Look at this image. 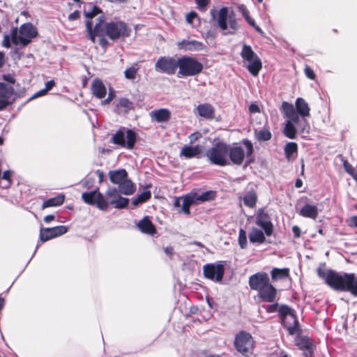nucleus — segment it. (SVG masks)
<instances>
[{
  "instance_id": "nucleus-9",
  "label": "nucleus",
  "mask_w": 357,
  "mask_h": 357,
  "mask_svg": "<svg viewBox=\"0 0 357 357\" xmlns=\"http://www.w3.org/2000/svg\"><path fill=\"white\" fill-rule=\"evenodd\" d=\"M37 34L38 32L36 27L31 23H26L22 24L19 30L17 28L12 29V43L16 45H22L25 46L28 45Z\"/></svg>"
},
{
  "instance_id": "nucleus-51",
  "label": "nucleus",
  "mask_w": 357,
  "mask_h": 357,
  "mask_svg": "<svg viewBox=\"0 0 357 357\" xmlns=\"http://www.w3.org/2000/svg\"><path fill=\"white\" fill-rule=\"evenodd\" d=\"M238 10L241 13L245 18L250 15V13L247 9L246 6L243 4L239 5L238 6Z\"/></svg>"
},
{
  "instance_id": "nucleus-36",
  "label": "nucleus",
  "mask_w": 357,
  "mask_h": 357,
  "mask_svg": "<svg viewBox=\"0 0 357 357\" xmlns=\"http://www.w3.org/2000/svg\"><path fill=\"white\" fill-rule=\"evenodd\" d=\"M289 269L287 268H274L271 271V277L274 280H282L289 277Z\"/></svg>"
},
{
  "instance_id": "nucleus-49",
  "label": "nucleus",
  "mask_w": 357,
  "mask_h": 357,
  "mask_svg": "<svg viewBox=\"0 0 357 357\" xmlns=\"http://www.w3.org/2000/svg\"><path fill=\"white\" fill-rule=\"evenodd\" d=\"M245 19L247 21V22L251 26H252L257 32H259L260 33H263L261 29L256 24L255 20L250 15Z\"/></svg>"
},
{
  "instance_id": "nucleus-34",
  "label": "nucleus",
  "mask_w": 357,
  "mask_h": 357,
  "mask_svg": "<svg viewBox=\"0 0 357 357\" xmlns=\"http://www.w3.org/2000/svg\"><path fill=\"white\" fill-rule=\"evenodd\" d=\"M243 200L246 206L252 208H254L257 202V192L253 190L246 192L243 197Z\"/></svg>"
},
{
  "instance_id": "nucleus-29",
  "label": "nucleus",
  "mask_w": 357,
  "mask_h": 357,
  "mask_svg": "<svg viewBox=\"0 0 357 357\" xmlns=\"http://www.w3.org/2000/svg\"><path fill=\"white\" fill-rule=\"evenodd\" d=\"M264 230L252 227L249 232L248 237L250 243L262 244L266 241V234Z\"/></svg>"
},
{
  "instance_id": "nucleus-54",
  "label": "nucleus",
  "mask_w": 357,
  "mask_h": 357,
  "mask_svg": "<svg viewBox=\"0 0 357 357\" xmlns=\"http://www.w3.org/2000/svg\"><path fill=\"white\" fill-rule=\"evenodd\" d=\"M47 93V90H45V89H41L38 91H37L36 93H35L30 98L29 100H33V99H35V98H37L38 97H40V96H45L46 93Z\"/></svg>"
},
{
  "instance_id": "nucleus-11",
  "label": "nucleus",
  "mask_w": 357,
  "mask_h": 357,
  "mask_svg": "<svg viewBox=\"0 0 357 357\" xmlns=\"http://www.w3.org/2000/svg\"><path fill=\"white\" fill-rule=\"evenodd\" d=\"M242 142L245 146L246 153L245 152L244 149L240 146H229V151L228 153V156L229 158V160H230L231 162L236 165H242L245 159V155L248 158H249L250 156L252 155L253 153V145L252 143L249 139H243Z\"/></svg>"
},
{
  "instance_id": "nucleus-53",
  "label": "nucleus",
  "mask_w": 357,
  "mask_h": 357,
  "mask_svg": "<svg viewBox=\"0 0 357 357\" xmlns=\"http://www.w3.org/2000/svg\"><path fill=\"white\" fill-rule=\"evenodd\" d=\"M201 137V134L199 132H193L189 135V139L190 144H194L198 139Z\"/></svg>"
},
{
  "instance_id": "nucleus-5",
  "label": "nucleus",
  "mask_w": 357,
  "mask_h": 357,
  "mask_svg": "<svg viewBox=\"0 0 357 357\" xmlns=\"http://www.w3.org/2000/svg\"><path fill=\"white\" fill-rule=\"evenodd\" d=\"M84 202L88 204L96 206L98 208L102 211H107L109 207V202L105 196L101 194L98 189L88 192H84L82 195ZM129 199L120 196L116 199H110L109 204L116 208L121 209L126 208L128 205Z\"/></svg>"
},
{
  "instance_id": "nucleus-62",
  "label": "nucleus",
  "mask_w": 357,
  "mask_h": 357,
  "mask_svg": "<svg viewBox=\"0 0 357 357\" xmlns=\"http://www.w3.org/2000/svg\"><path fill=\"white\" fill-rule=\"evenodd\" d=\"M101 37H103V36H101ZM99 44H100V45L102 47L105 48V47H107V45H108L109 43H108V41H107V39H105V38H100V41H99Z\"/></svg>"
},
{
  "instance_id": "nucleus-64",
  "label": "nucleus",
  "mask_w": 357,
  "mask_h": 357,
  "mask_svg": "<svg viewBox=\"0 0 357 357\" xmlns=\"http://www.w3.org/2000/svg\"><path fill=\"white\" fill-rule=\"evenodd\" d=\"M164 251L165 252L169 255L170 257H172V255H173V252H174V249L171 246H169V247H166L164 248Z\"/></svg>"
},
{
  "instance_id": "nucleus-27",
  "label": "nucleus",
  "mask_w": 357,
  "mask_h": 357,
  "mask_svg": "<svg viewBox=\"0 0 357 357\" xmlns=\"http://www.w3.org/2000/svg\"><path fill=\"white\" fill-rule=\"evenodd\" d=\"M92 94L98 99L103 98L107 93V89L103 82L99 79H94L91 84Z\"/></svg>"
},
{
  "instance_id": "nucleus-43",
  "label": "nucleus",
  "mask_w": 357,
  "mask_h": 357,
  "mask_svg": "<svg viewBox=\"0 0 357 357\" xmlns=\"http://www.w3.org/2000/svg\"><path fill=\"white\" fill-rule=\"evenodd\" d=\"M151 197V192L149 191H144L141 193L138 197L132 201L134 205H137L139 203H142L148 200Z\"/></svg>"
},
{
  "instance_id": "nucleus-50",
  "label": "nucleus",
  "mask_w": 357,
  "mask_h": 357,
  "mask_svg": "<svg viewBox=\"0 0 357 357\" xmlns=\"http://www.w3.org/2000/svg\"><path fill=\"white\" fill-rule=\"evenodd\" d=\"M343 165H344V167L345 171L349 174L352 176L353 174H354L356 173V172H355L354 167H352V165H350L347 161H344Z\"/></svg>"
},
{
  "instance_id": "nucleus-12",
  "label": "nucleus",
  "mask_w": 357,
  "mask_h": 357,
  "mask_svg": "<svg viewBox=\"0 0 357 357\" xmlns=\"http://www.w3.org/2000/svg\"><path fill=\"white\" fill-rule=\"evenodd\" d=\"M234 345L238 352L249 356L253 352L255 341L249 333L241 331L235 335Z\"/></svg>"
},
{
  "instance_id": "nucleus-20",
  "label": "nucleus",
  "mask_w": 357,
  "mask_h": 357,
  "mask_svg": "<svg viewBox=\"0 0 357 357\" xmlns=\"http://www.w3.org/2000/svg\"><path fill=\"white\" fill-rule=\"evenodd\" d=\"M202 153V146L201 145H184L181 149L179 156L185 159L193 158H199Z\"/></svg>"
},
{
  "instance_id": "nucleus-40",
  "label": "nucleus",
  "mask_w": 357,
  "mask_h": 357,
  "mask_svg": "<svg viewBox=\"0 0 357 357\" xmlns=\"http://www.w3.org/2000/svg\"><path fill=\"white\" fill-rule=\"evenodd\" d=\"M238 241L241 248L245 249L247 248V235L246 231L243 229H240L239 230Z\"/></svg>"
},
{
  "instance_id": "nucleus-37",
  "label": "nucleus",
  "mask_w": 357,
  "mask_h": 357,
  "mask_svg": "<svg viewBox=\"0 0 357 357\" xmlns=\"http://www.w3.org/2000/svg\"><path fill=\"white\" fill-rule=\"evenodd\" d=\"M298 146L295 142H288L284 146V153L286 158L289 160L294 154H296Z\"/></svg>"
},
{
  "instance_id": "nucleus-38",
  "label": "nucleus",
  "mask_w": 357,
  "mask_h": 357,
  "mask_svg": "<svg viewBox=\"0 0 357 357\" xmlns=\"http://www.w3.org/2000/svg\"><path fill=\"white\" fill-rule=\"evenodd\" d=\"M255 136L259 141H268L271 138V132L268 129H261L255 132Z\"/></svg>"
},
{
  "instance_id": "nucleus-23",
  "label": "nucleus",
  "mask_w": 357,
  "mask_h": 357,
  "mask_svg": "<svg viewBox=\"0 0 357 357\" xmlns=\"http://www.w3.org/2000/svg\"><path fill=\"white\" fill-rule=\"evenodd\" d=\"M259 298L265 302H273L276 296L275 288L269 282L259 291H258Z\"/></svg>"
},
{
  "instance_id": "nucleus-15",
  "label": "nucleus",
  "mask_w": 357,
  "mask_h": 357,
  "mask_svg": "<svg viewBox=\"0 0 357 357\" xmlns=\"http://www.w3.org/2000/svg\"><path fill=\"white\" fill-rule=\"evenodd\" d=\"M255 224L264 230L266 236H271L273 234V224L271 217L264 208H258L255 217Z\"/></svg>"
},
{
  "instance_id": "nucleus-21",
  "label": "nucleus",
  "mask_w": 357,
  "mask_h": 357,
  "mask_svg": "<svg viewBox=\"0 0 357 357\" xmlns=\"http://www.w3.org/2000/svg\"><path fill=\"white\" fill-rule=\"evenodd\" d=\"M296 345L303 351L305 357H312V340L306 336H298L295 340Z\"/></svg>"
},
{
  "instance_id": "nucleus-55",
  "label": "nucleus",
  "mask_w": 357,
  "mask_h": 357,
  "mask_svg": "<svg viewBox=\"0 0 357 357\" xmlns=\"http://www.w3.org/2000/svg\"><path fill=\"white\" fill-rule=\"evenodd\" d=\"M3 79L10 84H14L15 82V79L14 76L11 74H6L3 75Z\"/></svg>"
},
{
  "instance_id": "nucleus-48",
  "label": "nucleus",
  "mask_w": 357,
  "mask_h": 357,
  "mask_svg": "<svg viewBox=\"0 0 357 357\" xmlns=\"http://www.w3.org/2000/svg\"><path fill=\"white\" fill-rule=\"evenodd\" d=\"M305 75V76L312 79L314 80L316 77V75L314 72V70L308 66H305L304 69Z\"/></svg>"
},
{
  "instance_id": "nucleus-57",
  "label": "nucleus",
  "mask_w": 357,
  "mask_h": 357,
  "mask_svg": "<svg viewBox=\"0 0 357 357\" xmlns=\"http://www.w3.org/2000/svg\"><path fill=\"white\" fill-rule=\"evenodd\" d=\"M79 18V12L78 10H75L68 15V20L70 21H74Z\"/></svg>"
},
{
  "instance_id": "nucleus-47",
  "label": "nucleus",
  "mask_w": 357,
  "mask_h": 357,
  "mask_svg": "<svg viewBox=\"0 0 357 357\" xmlns=\"http://www.w3.org/2000/svg\"><path fill=\"white\" fill-rule=\"evenodd\" d=\"M119 105L127 109L133 108V103L128 98H121L119 99Z\"/></svg>"
},
{
  "instance_id": "nucleus-59",
  "label": "nucleus",
  "mask_w": 357,
  "mask_h": 357,
  "mask_svg": "<svg viewBox=\"0 0 357 357\" xmlns=\"http://www.w3.org/2000/svg\"><path fill=\"white\" fill-rule=\"evenodd\" d=\"M278 310V304H271L267 306L266 312L268 313L275 312Z\"/></svg>"
},
{
  "instance_id": "nucleus-17",
  "label": "nucleus",
  "mask_w": 357,
  "mask_h": 357,
  "mask_svg": "<svg viewBox=\"0 0 357 357\" xmlns=\"http://www.w3.org/2000/svg\"><path fill=\"white\" fill-rule=\"evenodd\" d=\"M270 282L269 278L266 273H257L252 275L249 278V285L253 290L259 291Z\"/></svg>"
},
{
  "instance_id": "nucleus-46",
  "label": "nucleus",
  "mask_w": 357,
  "mask_h": 357,
  "mask_svg": "<svg viewBox=\"0 0 357 357\" xmlns=\"http://www.w3.org/2000/svg\"><path fill=\"white\" fill-rule=\"evenodd\" d=\"M197 8L201 12L206 10L208 5L210 3L211 0H195Z\"/></svg>"
},
{
  "instance_id": "nucleus-63",
  "label": "nucleus",
  "mask_w": 357,
  "mask_h": 357,
  "mask_svg": "<svg viewBox=\"0 0 357 357\" xmlns=\"http://www.w3.org/2000/svg\"><path fill=\"white\" fill-rule=\"evenodd\" d=\"M349 225L357 227V216H353L350 218Z\"/></svg>"
},
{
  "instance_id": "nucleus-3",
  "label": "nucleus",
  "mask_w": 357,
  "mask_h": 357,
  "mask_svg": "<svg viewBox=\"0 0 357 357\" xmlns=\"http://www.w3.org/2000/svg\"><path fill=\"white\" fill-rule=\"evenodd\" d=\"M317 275L332 289L349 291L357 296V277L354 273H338L333 270L317 268Z\"/></svg>"
},
{
  "instance_id": "nucleus-30",
  "label": "nucleus",
  "mask_w": 357,
  "mask_h": 357,
  "mask_svg": "<svg viewBox=\"0 0 357 357\" xmlns=\"http://www.w3.org/2000/svg\"><path fill=\"white\" fill-rule=\"evenodd\" d=\"M108 174L110 181L116 185L120 184L128 178V173L124 169L109 171Z\"/></svg>"
},
{
  "instance_id": "nucleus-61",
  "label": "nucleus",
  "mask_w": 357,
  "mask_h": 357,
  "mask_svg": "<svg viewBox=\"0 0 357 357\" xmlns=\"http://www.w3.org/2000/svg\"><path fill=\"white\" fill-rule=\"evenodd\" d=\"M55 85L54 80H50L46 82L45 89L49 91Z\"/></svg>"
},
{
  "instance_id": "nucleus-45",
  "label": "nucleus",
  "mask_w": 357,
  "mask_h": 357,
  "mask_svg": "<svg viewBox=\"0 0 357 357\" xmlns=\"http://www.w3.org/2000/svg\"><path fill=\"white\" fill-rule=\"evenodd\" d=\"M279 314L280 315L281 319H283L284 317H287L289 315H292L294 313L291 310V309L287 306L282 305L278 309Z\"/></svg>"
},
{
  "instance_id": "nucleus-33",
  "label": "nucleus",
  "mask_w": 357,
  "mask_h": 357,
  "mask_svg": "<svg viewBox=\"0 0 357 357\" xmlns=\"http://www.w3.org/2000/svg\"><path fill=\"white\" fill-rule=\"evenodd\" d=\"M192 195H194L197 204H199L204 202L213 200L215 198L216 192L213 190H208L200 195L197 192H192Z\"/></svg>"
},
{
  "instance_id": "nucleus-10",
  "label": "nucleus",
  "mask_w": 357,
  "mask_h": 357,
  "mask_svg": "<svg viewBox=\"0 0 357 357\" xmlns=\"http://www.w3.org/2000/svg\"><path fill=\"white\" fill-rule=\"evenodd\" d=\"M243 61L248 62L247 69L255 77L257 76L262 68V63L250 45L243 44L240 53Z\"/></svg>"
},
{
  "instance_id": "nucleus-14",
  "label": "nucleus",
  "mask_w": 357,
  "mask_h": 357,
  "mask_svg": "<svg viewBox=\"0 0 357 357\" xmlns=\"http://www.w3.org/2000/svg\"><path fill=\"white\" fill-rule=\"evenodd\" d=\"M203 271L206 278L215 282H220L222 281L225 273L224 262L207 264L204 266Z\"/></svg>"
},
{
  "instance_id": "nucleus-35",
  "label": "nucleus",
  "mask_w": 357,
  "mask_h": 357,
  "mask_svg": "<svg viewBox=\"0 0 357 357\" xmlns=\"http://www.w3.org/2000/svg\"><path fill=\"white\" fill-rule=\"evenodd\" d=\"M65 200V196L63 194H60L54 197L47 199L44 201L42 205L43 208L52 206H59L63 204Z\"/></svg>"
},
{
  "instance_id": "nucleus-28",
  "label": "nucleus",
  "mask_w": 357,
  "mask_h": 357,
  "mask_svg": "<svg viewBox=\"0 0 357 357\" xmlns=\"http://www.w3.org/2000/svg\"><path fill=\"white\" fill-rule=\"evenodd\" d=\"M299 215L304 218L315 220L319 214V211L315 205L305 204L299 211Z\"/></svg>"
},
{
  "instance_id": "nucleus-42",
  "label": "nucleus",
  "mask_w": 357,
  "mask_h": 357,
  "mask_svg": "<svg viewBox=\"0 0 357 357\" xmlns=\"http://www.w3.org/2000/svg\"><path fill=\"white\" fill-rule=\"evenodd\" d=\"M102 13V10L96 6H93L91 7L90 10L84 11V15L88 19H92L98 14Z\"/></svg>"
},
{
  "instance_id": "nucleus-32",
  "label": "nucleus",
  "mask_w": 357,
  "mask_h": 357,
  "mask_svg": "<svg viewBox=\"0 0 357 357\" xmlns=\"http://www.w3.org/2000/svg\"><path fill=\"white\" fill-rule=\"evenodd\" d=\"M183 199V204H182V208L179 211L184 213L186 215L190 214V207L193 204H197V202L195 199L194 195H192V192L188 193V195L183 196L182 197Z\"/></svg>"
},
{
  "instance_id": "nucleus-24",
  "label": "nucleus",
  "mask_w": 357,
  "mask_h": 357,
  "mask_svg": "<svg viewBox=\"0 0 357 357\" xmlns=\"http://www.w3.org/2000/svg\"><path fill=\"white\" fill-rule=\"evenodd\" d=\"M149 116L152 120L158 123H164L169 121L171 112L167 108H161L151 111Z\"/></svg>"
},
{
  "instance_id": "nucleus-56",
  "label": "nucleus",
  "mask_w": 357,
  "mask_h": 357,
  "mask_svg": "<svg viewBox=\"0 0 357 357\" xmlns=\"http://www.w3.org/2000/svg\"><path fill=\"white\" fill-rule=\"evenodd\" d=\"M10 40L12 41L11 35L10 36H8V35L4 36V38L3 40V45L5 47L9 48L10 47Z\"/></svg>"
},
{
  "instance_id": "nucleus-26",
  "label": "nucleus",
  "mask_w": 357,
  "mask_h": 357,
  "mask_svg": "<svg viewBox=\"0 0 357 357\" xmlns=\"http://www.w3.org/2000/svg\"><path fill=\"white\" fill-rule=\"evenodd\" d=\"M139 230L146 234L153 235L156 233V229L149 216H145L137 225Z\"/></svg>"
},
{
  "instance_id": "nucleus-6",
  "label": "nucleus",
  "mask_w": 357,
  "mask_h": 357,
  "mask_svg": "<svg viewBox=\"0 0 357 357\" xmlns=\"http://www.w3.org/2000/svg\"><path fill=\"white\" fill-rule=\"evenodd\" d=\"M229 145L223 142H218L207 150L206 156L211 164L224 167L229 165Z\"/></svg>"
},
{
  "instance_id": "nucleus-41",
  "label": "nucleus",
  "mask_w": 357,
  "mask_h": 357,
  "mask_svg": "<svg viewBox=\"0 0 357 357\" xmlns=\"http://www.w3.org/2000/svg\"><path fill=\"white\" fill-rule=\"evenodd\" d=\"M11 174H12V172L10 170L5 171L3 173V175L1 177V178L4 181V183L0 184V186L1 188H7L11 185V183H12L11 178H10Z\"/></svg>"
},
{
  "instance_id": "nucleus-44",
  "label": "nucleus",
  "mask_w": 357,
  "mask_h": 357,
  "mask_svg": "<svg viewBox=\"0 0 357 357\" xmlns=\"http://www.w3.org/2000/svg\"><path fill=\"white\" fill-rule=\"evenodd\" d=\"M119 192V189L116 188H109L106 191L105 195L110 199H116L121 196Z\"/></svg>"
},
{
  "instance_id": "nucleus-1",
  "label": "nucleus",
  "mask_w": 357,
  "mask_h": 357,
  "mask_svg": "<svg viewBox=\"0 0 357 357\" xmlns=\"http://www.w3.org/2000/svg\"><path fill=\"white\" fill-rule=\"evenodd\" d=\"M282 109L287 118L283 130L284 135L289 139H295L297 131L301 134H308L310 126L306 117L310 116V107L302 98H296L295 107L287 102H283Z\"/></svg>"
},
{
  "instance_id": "nucleus-8",
  "label": "nucleus",
  "mask_w": 357,
  "mask_h": 357,
  "mask_svg": "<svg viewBox=\"0 0 357 357\" xmlns=\"http://www.w3.org/2000/svg\"><path fill=\"white\" fill-rule=\"evenodd\" d=\"M109 142L120 148L132 150L137 142V133L132 129L121 126L112 135Z\"/></svg>"
},
{
  "instance_id": "nucleus-18",
  "label": "nucleus",
  "mask_w": 357,
  "mask_h": 357,
  "mask_svg": "<svg viewBox=\"0 0 357 357\" xmlns=\"http://www.w3.org/2000/svg\"><path fill=\"white\" fill-rule=\"evenodd\" d=\"M15 92L14 88L3 82H0V111L5 109L9 105L10 98Z\"/></svg>"
},
{
  "instance_id": "nucleus-13",
  "label": "nucleus",
  "mask_w": 357,
  "mask_h": 357,
  "mask_svg": "<svg viewBox=\"0 0 357 357\" xmlns=\"http://www.w3.org/2000/svg\"><path fill=\"white\" fill-rule=\"evenodd\" d=\"M178 59L172 56H160L155 64V70L169 75H174L178 68Z\"/></svg>"
},
{
  "instance_id": "nucleus-60",
  "label": "nucleus",
  "mask_w": 357,
  "mask_h": 357,
  "mask_svg": "<svg viewBox=\"0 0 357 357\" xmlns=\"http://www.w3.org/2000/svg\"><path fill=\"white\" fill-rule=\"evenodd\" d=\"M249 110L251 113H257L259 112V107L256 104H251L249 106Z\"/></svg>"
},
{
  "instance_id": "nucleus-31",
  "label": "nucleus",
  "mask_w": 357,
  "mask_h": 357,
  "mask_svg": "<svg viewBox=\"0 0 357 357\" xmlns=\"http://www.w3.org/2000/svg\"><path fill=\"white\" fill-rule=\"evenodd\" d=\"M119 191L126 195H132L135 191V185L128 178L118 185Z\"/></svg>"
},
{
  "instance_id": "nucleus-7",
  "label": "nucleus",
  "mask_w": 357,
  "mask_h": 357,
  "mask_svg": "<svg viewBox=\"0 0 357 357\" xmlns=\"http://www.w3.org/2000/svg\"><path fill=\"white\" fill-rule=\"evenodd\" d=\"M178 77L195 76L199 74L203 70V64L195 57L187 55L181 56L178 59Z\"/></svg>"
},
{
  "instance_id": "nucleus-22",
  "label": "nucleus",
  "mask_w": 357,
  "mask_h": 357,
  "mask_svg": "<svg viewBox=\"0 0 357 357\" xmlns=\"http://www.w3.org/2000/svg\"><path fill=\"white\" fill-rule=\"evenodd\" d=\"M282 324L289 335H295L299 332V324L296 315H289L282 319Z\"/></svg>"
},
{
  "instance_id": "nucleus-58",
  "label": "nucleus",
  "mask_w": 357,
  "mask_h": 357,
  "mask_svg": "<svg viewBox=\"0 0 357 357\" xmlns=\"http://www.w3.org/2000/svg\"><path fill=\"white\" fill-rule=\"evenodd\" d=\"M292 231L295 238H299L301 236V231L299 227L296 225L293 226Z\"/></svg>"
},
{
  "instance_id": "nucleus-39",
  "label": "nucleus",
  "mask_w": 357,
  "mask_h": 357,
  "mask_svg": "<svg viewBox=\"0 0 357 357\" xmlns=\"http://www.w3.org/2000/svg\"><path fill=\"white\" fill-rule=\"evenodd\" d=\"M138 67L137 64L132 66L130 68H128L124 71V75L126 79H134L136 78V75L137 73Z\"/></svg>"
},
{
  "instance_id": "nucleus-19",
  "label": "nucleus",
  "mask_w": 357,
  "mask_h": 357,
  "mask_svg": "<svg viewBox=\"0 0 357 357\" xmlns=\"http://www.w3.org/2000/svg\"><path fill=\"white\" fill-rule=\"evenodd\" d=\"M177 47L179 50L185 52L202 51L206 47L202 42L196 40H183L178 42Z\"/></svg>"
},
{
  "instance_id": "nucleus-52",
  "label": "nucleus",
  "mask_w": 357,
  "mask_h": 357,
  "mask_svg": "<svg viewBox=\"0 0 357 357\" xmlns=\"http://www.w3.org/2000/svg\"><path fill=\"white\" fill-rule=\"evenodd\" d=\"M197 17H198L197 14L195 11H192V12L189 13L187 15V16H186V21L189 24H192L193 23V20L195 19V18H197Z\"/></svg>"
},
{
  "instance_id": "nucleus-2",
  "label": "nucleus",
  "mask_w": 357,
  "mask_h": 357,
  "mask_svg": "<svg viewBox=\"0 0 357 357\" xmlns=\"http://www.w3.org/2000/svg\"><path fill=\"white\" fill-rule=\"evenodd\" d=\"M97 22L93 29L91 20H86V28L89 38L95 43L96 36H108L111 40H115L121 38L130 36L131 29L126 23L121 20H114L105 22V17L99 16Z\"/></svg>"
},
{
  "instance_id": "nucleus-16",
  "label": "nucleus",
  "mask_w": 357,
  "mask_h": 357,
  "mask_svg": "<svg viewBox=\"0 0 357 357\" xmlns=\"http://www.w3.org/2000/svg\"><path fill=\"white\" fill-rule=\"evenodd\" d=\"M68 230V227L65 225L46 228L41 227L40 229V239L42 242H45L65 234Z\"/></svg>"
},
{
  "instance_id": "nucleus-25",
  "label": "nucleus",
  "mask_w": 357,
  "mask_h": 357,
  "mask_svg": "<svg viewBox=\"0 0 357 357\" xmlns=\"http://www.w3.org/2000/svg\"><path fill=\"white\" fill-rule=\"evenodd\" d=\"M195 110L199 116L206 119H213L215 117V108L209 103L199 104Z\"/></svg>"
},
{
  "instance_id": "nucleus-4",
  "label": "nucleus",
  "mask_w": 357,
  "mask_h": 357,
  "mask_svg": "<svg viewBox=\"0 0 357 357\" xmlns=\"http://www.w3.org/2000/svg\"><path fill=\"white\" fill-rule=\"evenodd\" d=\"M211 18L215 21L218 26L225 35L234 34L239 29V24L233 10L227 7H222L218 11L215 9L210 10Z\"/></svg>"
}]
</instances>
